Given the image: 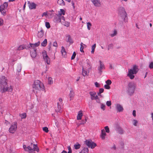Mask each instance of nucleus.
<instances>
[{
    "mask_svg": "<svg viewBox=\"0 0 153 153\" xmlns=\"http://www.w3.org/2000/svg\"><path fill=\"white\" fill-rule=\"evenodd\" d=\"M7 78L5 76H2L0 77V88L2 92L12 91L13 87L11 85L8 86L7 84Z\"/></svg>",
    "mask_w": 153,
    "mask_h": 153,
    "instance_id": "obj_1",
    "label": "nucleus"
},
{
    "mask_svg": "<svg viewBox=\"0 0 153 153\" xmlns=\"http://www.w3.org/2000/svg\"><path fill=\"white\" fill-rule=\"evenodd\" d=\"M33 90L37 92H39L45 90V86L43 83L40 81L37 80L34 81L33 84Z\"/></svg>",
    "mask_w": 153,
    "mask_h": 153,
    "instance_id": "obj_2",
    "label": "nucleus"
},
{
    "mask_svg": "<svg viewBox=\"0 0 153 153\" xmlns=\"http://www.w3.org/2000/svg\"><path fill=\"white\" fill-rule=\"evenodd\" d=\"M91 70V65L88 59H87L82 67V75L85 76L88 75Z\"/></svg>",
    "mask_w": 153,
    "mask_h": 153,
    "instance_id": "obj_3",
    "label": "nucleus"
},
{
    "mask_svg": "<svg viewBox=\"0 0 153 153\" xmlns=\"http://www.w3.org/2000/svg\"><path fill=\"white\" fill-rule=\"evenodd\" d=\"M23 148L25 151L28 152L29 153H36L35 152L38 153L39 152L37 145L33 144L32 143H31L30 146L27 147L25 145H23Z\"/></svg>",
    "mask_w": 153,
    "mask_h": 153,
    "instance_id": "obj_4",
    "label": "nucleus"
},
{
    "mask_svg": "<svg viewBox=\"0 0 153 153\" xmlns=\"http://www.w3.org/2000/svg\"><path fill=\"white\" fill-rule=\"evenodd\" d=\"M118 15L125 22H127V14L125 8L122 6L119 7L118 9Z\"/></svg>",
    "mask_w": 153,
    "mask_h": 153,
    "instance_id": "obj_5",
    "label": "nucleus"
},
{
    "mask_svg": "<svg viewBox=\"0 0 153 153\" xmlns=\"http://www.w3.org/2000/svg\"><path fill=\"white\" fill-rule=\"evenodd\" d=\"M136 88V84L133 82L128 83L127 88V91L130 95L132 94Z\"/></svg>",
    "mask_w": 153,
    "mask_h": 153,
    "instance_id": "obj_6",
    "label": "nucleus"
},
{
    "mask_svg": "<svg viewBox=\"0 0 153 153\" xmlns=\"http://www.w3.org/2000/svg\"><path fill=\"white\" fill-rule=\"evenodd\" d=\"M17 123L16 122L12 123L9 129V132L12 134L14 133L17 130Z\"/></svg>",
    "mask_w": 153,
    "mask_h": 153,
    "instance_id": "obj_7",
    "label": "nucleus"
},
{
    "mask_svg": "<svg viewBox=\"0 0 153 153\" xmlns=\"http://www.w3.org/2000/svg\"><path fill=\"white\" fill-rule=\"evenodd\" d=\"M7 6L8 3L6 2H4L0 6V12L4 16H5L6 15V10L7 9Z\"/></svg>",
    "mask_w": 153,
    "mask_h": 153,
    "instance_id": "obj_8",
    "label": "nucleus"
},
{
    "mask_svg": "<svg viewBox=\"0 0 153 153\" xmlns=\"http://www.w3.org/2000/svg\"><path fill=\"white\" fill-rule=\"evenodd\" d=\"M85 143L86 145L89 148L91 149H94L95 147L97 146V144L96 143L93 142L91 140H86Z\"/></svg>",
    "mask_w": 153,
    "mask_h": 153,
    "instance_id": "obj_9",
    "label": "nucleus"
},
{
    "mask_svg": "<svg viewBox=\"0 0 153 153\" xmlns=\"http://www.w3.org/2000/svg\"><path fill=\"white\" fill-rule=\"evenodd\" d=\"M43 58L45 62L48 65L50 64V59L47 55V52L45 51L42 52Z\"/></svg>",
    "mask_w": 153,
    "mask_h": 153,
    "instance_id": "obj_10",
    "label": "nucleus"
},
{
    "mask_svg": "<svg viewBox=\"0 0 153 153\" xmlns=\"http://www.w3.org/2000/svg\"><path fill=\"white\" fill-rule=\"evenodd\" d=\"M89 93L91 96V100H96L98 99V96L97 95L96 93L95 92L90 91Z\"/></svg>",
    "mask_w": 153,
    "mask_h": 153,
    "instance_id": "obj_11",
    "label": "nucleus"
},
{
    "mask_svg": "<svg viewBox=\"0 0 153 153\" xmlns=\"http://www.w3.org/2000/svg\"><path fill=\"white\" fill-rule=\"evenodd\" d=\"M94 5L95 7H100L101 5L100 0H91Z\"/></svg>",
    "mask_w": 153,
    "mask_h": 153,
    "instance_id": "obj_12",
    "label": "nucleus"
},
{
    "mask_svg": "<svg viewBox=\"0 0 153 153\" xmlns=\"http://www.w3.org/2000/svg\"><path fill=\"white\" fill-rule=\"evenodd\" d=\"M99 62L100 63V65L98 67V70L99 72L101 73L102 72V70L105 69V67L104 64L101 61H100Z\"/></svg>",
    "mask_w": 153,
    "mask_h": 153,
    "instance_id": "obj_13",
    "label": "nucleus"
},
{
    "mask_svg": "<svg viewBox=\"0 0 153 153\" xmlns=\"http://www.w3.org/2000/svg\"><path fill=\"white\" fill-rule=\"evenodd\" d=\"M54 21L56 23H59L61 22V14L57 15L54 17Z\"/></svg>",
    "mask_w": 153,
    "mask_h": 153,
    "instance_id": "obj_14",
    "label": "nucleus"
},
{
    "mask_svg": "<svg viewBox=\"0 0 153 153\" xmlns=\"http://www.w3.org/2000/svg\"><path fill=\"white\" fill-rule=\"evenodd\" d=\"M28 6L30 9H35L36 8V5L34 3H30L28 1Z\"/></svg>",
    "mask_w": 153,
    "mask_h": 153,
    "instance_id": "obj_15",
    "label": "nucleus"
},
{
    "mask_svg": "<svg viewBox=\"0 0 153 153\" xmlns=\"http://www.w3.org/2000/svg\"><path fill=\"white\" fill-rule=\"evenodd\" d=\"M116 109L118 111L120 112L123 111V108L120 105L118 104L116 105Z\"/></svg>",
    "mask_w": 153,
    "mask_h": 153,
    "instance_id": "obj_16",
    "label": "nucleus"
},
{
    "mask_svg": "<svg viewBox=\"0 0 153 153\" xmlns=\"http://www.w3.org/2000/svg\"><path fill=\"white\" fill-rule=\"evenodd\" d=\"M61 52L62 55L65 57H66L67 56L66 52L64 47L62 46L61 47Z\"/></svg>",
    "mask_w": 153,
    "mask_h": 153,
    "instance_id": "obj_17",
    "label": "nucleus"
},
{
    "mask_svg": "<svg viewBox=\"0 0 153 153\" xmlns=\"http://www.w3.org/2000/svg\"><path fill=\"white\" fill-rule=\"evenodd\" d=\"M36 51L30 50L31 56L33 58H35L36 56Z\"/></svg>",
    "mask_w": 153,
    "mask_h": 153,
    "instance_id": "obj_18",
    "label": "nucleus"
},
{
    "mask_svg": "<svg viewBox=\"0 0 153 153\" xmlns=\"http://www.w3.org/2000/svg\"><path fill=\"white\" fill-rule=\"evenodd\" d=\"M106 134L104 129H102L101 130V134L100 137L102 140L105 139V136L106 135Z\"/></svg>",
    "mask_w": 153,
    "mask_h": 153,
    "instance_id": "obj_19",
    "label": "nucleus"
},
{
    "mask_svg": "<svg viewBox=\"0 0 153 153\" xmlns=\"http://www.w3.org/2000/svg\"><path fill=\"white\" fill-rule=\"evenodd\" d=\"M82 115L83 114L82 113V111H79L77 114V119L78 120H81Z\"/></svg>",
    "mask_w": 153,
    "mask_h": 153,
    "instance_id": "obj_20",
    "label": "nucleus"
},
{
    "mask_svg": "<svg viewBox=\"0 0 153 153\" xmlns=\"http://www.w3.org/2000/svg\"><path fill=\"white\" fill-rule=\"evenodd\" d=\"M30 47H29L28 48V49H29L32 50H36V47L35 46V45H33V44L32 43H30Z\"/></svg>",
    "mask_w": 153,
    "mask_h": 153,
    "instance_id": "obj_21",
    "label": "nucleus"
},
{
    "mask_svg": "<svg viewBox=\"0 0 153 153\" xmlns=\"http://www.w3.org/2000/svg\"><path fill=\"white\" fill-rule=\"evenodd\" d=\"M44 32L42 29H41L38 33V36L39 38H41L44 35Z\"/></svg>",
    "mask_w": 153,
    "mask_h": 153,
    "instance_id": "obj_22",
    "label": "nucleus"
},
{
    "mask_svg": "<svg viewBox=\"0 0 153 153\" xmlns=\"http://www.w3.org/2000/svg\"><path fill=\"white\" fill-rule=\"evenodd\" d=\"M66 37L68 38L67 40V42H69L70 44H72L73 43V41L70 35H68L66 36Z\"/></svg>",
    "mask_w": 153,
    "mask_h": 153,
    "instance_id": "obj_23",
    "label": "nucleus"
},
{
    "mask_svg": "<svg viewBox=\"0 0 153 153\" xmlns=\"http://www.w3.org/2000/svg\"><path fill=\"white\" fill-rule=\"evenodd\" d=\"M26 46L25 45H21L19 46L17 48V50L20 51L26 48Z\"/></svg>",
    "mask_w": 153,
    "mask_h": 153,
    "instance_id": "obj_24",
    "label": "nucleus"
},
{
    "mask_svg": "<svg viewBox=\"0 0 153 153\" xmlns=\"http://www.w3.org/2000/svg\"><path fill=\"white\" fill-rule=\"evenodd\" d=\"M57 107H56L55 111L57 112H60L61 109V105L59 103H57Z\"/></svg>",
    "mask_w": 153,
    "mask_h": 153,
    "instance_id": "obj_25",
    "label": "nucleus"
},
{
    "mask_svg": "<svg viewBox=\"0 0 153 153\" xmlns=\"http://www.w3.org/2000/svg\"><path fill=\"white\" fill-rule=\"evenodd\" d=\"M74 96V92L72 91H70V93L69 94V96L70 98V100L73 99Z\"/></svg>",
    "mask_w": 153,
    "mask_h": 153,
    "instance_id": "obj_26",
    "label": "nucleus"
},
{
    "mask_svg": "<svg viewBox=\"0 0 153 153\" xmlns=\"http://www.w3.org/2000/svg\"><path fill=\"white\" fill-rule=\"evenodd\" d=\"M62 24L65 26L68 27L70 26V23L68 22L63 21L62 22Z\"/></svg>",
    "mask_w": 153,
    "mask_h": 153,
    "instance_id": "obj_27",
    "label": "nucleus"
},
{
    "mask_svg": "<svg viewBox=\"0 0 153 153\" xmlns=\"http://www.w3.org/2000/svg\"><path fill=\"white\" fill-rule=\"evenodd\" d=\"M88 148H84L79 153H88Z\"/></svg>",
    "mask_w": 153,
    "mask_h": 153,
    "instance_id": "obj_28",
    "label": "nucleus"
},
{
    "mask_svg": "<svg viewBox=\"0 0 153 153\" xmlns=\"http://www.w3.org/2000/svg\"><path fill=\"white\" fill-rule=\"evenodd\" d=\"M47 39H45L44 41L41 43V45L42 46H45L47 44Z\"/></svg>",
    "mask_w": 153,
    "mask_h": 153,
    "instance_id": "obj_29",
    "label": "nucleus"
},
{
    "mask_svg": "<svg viewBox=\"0 0 153 153\" xmlns=\"http://www.w3.org/2000/svg\"><path fill=\"white\" fill-rule=\"evenodd\" d=\"M57 3L58 4L61 5H65V3L63 0H58Z\"/></svg>",
    "mask_w": 153,
    "mask_h": 153,
    "instance_id": "obj_30",
    "label": "nucleus"
},
{
    "mask_svg": "<svg viewBox=\"0 0 153 153\" xmlns=\"http://www.w3.org/2000/svg\"><path fill=\"white\" fill-rule=\"evenodd\" d=\"M65 12L64 10L62 9H61L60 10V11L59 12L58 14H60L61 16H62V15H65Z\"/></svg>",
    "mask_w": 153,
    "mask_h": 153,
    "instance_id": "obj_31",
    "label": "nucleus"
},
{
    "mask_svg": "<svg viewBox=\"0 0 153 153\" xmlns=\"http://www.w3.org/2000/svg\"><path fill=\"white\" fill-rule=\"evenodd\" d=\"M133 70L135 72V73H137L138 71L137 67L136 65H134L133 67Z\"/></svg>",
    "mask_w": 153,
    "mask_h": 153,
    "instance_id": "obj_32",
    "label": "nucleus"
},
{
    "mask_svg": "<svg viewBox=\"0 0 153 153\" xmlns=\"http://www.w3.org/2000/svg\"><path fill=\"white\" fill-rule=\"evenodd\" d=\"M96 44H94L92 47L91 49L92 51L91 52L92 53H94V52L95 49L96 47Z\"/></svg>",
    "mask_w": 153,
    "mask_h": 153,
    "instance_id": "obj_33",
    "label": "nucleus"
},
{
    "mask_svg": "<svg viewBox=\"0 0 153 153\" xmlns=\"http://www.w3.org/2000/svg\"><path fill=\"white\" fill-rule=\"evenodd\" d=\"M74 146L76 149H79L80 147V145L78 143L74 144Z\"/></svg>",
    "mask_w": 153,
    "mask_h": 153,
    "instance_id": "obj_34",
    "label": "nucleus"
},
{
    "mask_svg": "<svg viewBox=\"0 0 153 153\" xmlns=\"http://www.w3.org/2000/svg\"><path fill=\"white\" fill-rule=\"evenodd\" d=\"M20 116L22 119L25 118L26 117V115L25 113H23L20 114Z\"/></svg>",
    "mask_w": 153,
    "mask_h": 153,
    "instance_id": "obj_35",
    "label": "nucleus"
},
{
    "mask_svg": "<svg viewBox=\"0 0 153 153\" xmlns=\"http://www.w3.org/2000/svg\"><path fill=\"white\" fill-rule=\"evenodd\" d=\"M136 73H135V72H134V71L132 69H130L128 71V75L129 74H136Z\"/></svg>",
    "mask_w": 153,
    "mask_h": 153,
    "instance_id": "obj_36",
    "label": "nucleus"
},
{
    "mask_svg": "<svg viewBox=\"0 0 153 153\" xmlns=\"http://www.w3.org/2000/svg\"><path fill=\"white\" fill-rule=\"evenodd\" d=\"M22 69V67L21 65H18L16 69L18 72H20Z\"/></svg>",
    "mask_w": 153,
    "mask_h": 153,
    "instance_id": "obj_37",
    "label": "nucleus"
},
{
    "mask_svg": "<svg viewBox=\"0 0 153 153\" xmlns=\"http://www.w3.org/2000/svg\"><path fill=\"white\" fill-rule=\"evenodd\" d=\"M117 34V30H114L113 33L111 34H110V36L111 37H113V36L116 35Z\"/></svg>",
    "mask_w": 153,
    "mask_h": 153,
    "instance_id": "obj_38",
    "label": "nucleus"
},
{
    "mask_svg": "<svg viewBox=\"0 0 153 153\" xmlns=\"http://www.w3.org/2000/svg\"><path fill=\"white\" fill-rule=\"evenodd\" d=\"M48 84H52L53 83V81L51 77H49L48 79Z\"/></svg>",
    "mask_w": 153,
    "mask_h": 153,
    "instance_id": "obj_39",
    "label": "nucleus"
},
{
    "mask_svg": "<svg viewBox=\"0 0 153 153\" xmlns=\"http://www.w3.org/2000/svg\"><path fill=\"white\" fill-rule=\"evenodd\" d=\"M87 28L89 30L91 29V24L90 22H88L87 23Z\"/></svg>",
    "mask_w": 153,
    "mask_h": 153,
    "instance_id": "obj_40",
    "label": "nucleus"
},
{
    "mask_svg": "<svg viewBox=\"0 0 153 153\" xmlns=\"http://www.w3.org/2000/svg\"><path fill=\"white\" fill-rule=\"evenodd\" d=\"M43 130L45 131V132L47 133L48 132V128L46 127H44L43 128Z\"/></svg>",
    "mask_w": 153,
    "mask_h": 153,
    "instance_id": "obj_41",
    "label": "nucleus"
},
{
    "mask_svg": "<svg viewBox=\"0 0 153 153\" xmlns=\"http://www.w3.org/2000/svg\"><path fill=\"white\" fill-rule=\"evenodd\" d=\"M105 83H106L107 85H110L111 83V80L108 79L106 81Z\"/></svg>",
    "mask_w": 153,
    "mask_h": 153,
    "instance_id": "obj_42",
    "label": "nucleus"
},
{
    "mask_svg": "<svg viewBox=\"0 0 153 153\" xmlns=\"http://www.w3.org/2000/svg\"><path fill=\"white\" fill-rule=\"evenodd\" d=\"M105 131L107 133H109L110 132L108 126H106L104 128Z\"/></svg>",
    "mask_w": 153,
    "mask_h": 153,
    "instance_id": "obj_43",
    "label": "nucleus"
},
{
    "mask_svg": "<svg viewBox=\"0 0 153 153\" xmlns=\"http://www.w3.org/2000/svg\"><path fill=\"white\" fill-rule=\"evenodd\" d=\"M138 123V121L136 120H133V124L135 126H137V123Z\"/></svg>",
    "mask_w": 153,
    "mask_h": 153,
    "instance_id": "obj_44",
    "label": "nucleus"
},
{
    "mask_svg": "<svg viewBox=\"0 0 153 153\" xmlns=\"http://www.w3.org/2000/svg\"><path fill=\"white\" fill-rule=\"evenodd\" d=\"M76 56V53L75 52H73V54L71 57V59H74L75 58V56Z\"/></svg>",
    "mask_w": 153,
    "mask_h": 153,
    "instance_id": "obj_45",
    "label": "nucleus"
},
{
    "mask_svg": "<svg viewBox=\"0 0 153 153\" xmlns=\"http://www.w3.org/2000/svg\"><path fill=\"white\" fill-rule=\"evenodd\" d=\"M128 76H129L130 78L131 79H133L134 78V76L132 74H129L128 75V74H127Z\"/></svg>",
    "mask_w": 153,
    "mask_h": 153,
    "instance_id": "obj_46",
    "label": "nucleus"
},
{
    "mask_svg": "<svg viewBox=\"0 0 153 153\" xmlns=\"http://www.w3.org/2000/svg\"><path fill=\"white\" fill-rule=\"evenodd\" d=\"M45 25L46 27L48 28H49L50 27V25L49 23L48 22H46Z\"/></svg>",
    "mask_w": 153,
    "mask_h": 153,
    "instance_id": "obj_47",
    "label": "nucleus"
},
{
    "mask_svg": "<svg viewBox=\"0 0 153 153\" xmlns=\"http://www.w3.org/2000/svg\"><path fill=\"white\" fill-rule=\"evenodd\" d=\"M108 85H104V88L107 89H109L110 88V87Z\"/></svg>",
    "mask_w": 153,
    "mask_h": 153,
    "instance_id": "obj_48",
    "label": "nucleus"
},
{
    "mask_svg": "<svg viewBox=\"0 0 153 153\" xmlns=\"http://www.w3.org/2000/svg\"><path fill=\"white\" fill-rule=\"evenodd\" d=\"M48 15V12L47 11L46 12L43 13V14H42V17H43L44 16L46 17Z\"/></svg>",
    "mask_w": 153,
    "mask_h": 153,
    "instance_id": "obj_49",
    "label": "nucleus"
},
{
    "mask_svg": "<svg viewBox=\"0 0 153 153\" xmlns=\"http://www.w3.org/2000/svg\"><path fill=\"white\" fill-rule=\"evenodd\" d=\"M149 67L150 69L153 68V62H152L149 65Z\"/></svg>",
    "mask_w": 153,
    "mask_h": 153,
    "instance_id": "obj_50",
    "label": "nucleus"
},
{
    "mask_svg": "<svg viewBox=\"0 0 153 153\" xmlns=\"http://www.w3.org/2000/svg\"><path fill=\"white\" fill-rule=\"evenodd\" d=\"M106 104L108 106H110L111 105V101H107Z\"/></svg>",
    "mask_w": 153,
    "mask_h": 153,
    "instance_id": "obj_51",
    "label": "nucleus"
},
{
    "mask_svg": "<svg viewBox=\"0 0 153 153\" xmlns=\"http://www.w3.org/2000/svg\"><path fill=\"white\" fill-rule=\"evenodd\" d=\"M113 45L112 44H109L108 46V50H109L110 49H112L113 48Z\"/></svg>",
    "mask_w": 153,
    "mask_h": 153,
    "instance_id": "obj_52",
    "label": "nucleus"
},
{
    "mask_svg": "<svg viewBox=\"0 0 153 153\" xmlns=\"http://www.w3.org/2000/svg\"><path fill=\"white\" fill-rule=\"evenodd\" d=\"M105 105L103 104H101V108L103 110H104L105 109Z\"/></svg>",
    "mask_w": 153,
    "mask_h": 153,
    "instance_id": "obj_53",
    "label": "nucleus"
},
{
    "mask_svg": "<svg viewBox=\"0 0 153 153\" xmlns=\"http://www.w3.org/2000/svg\"><path fill=\"white\" fill-rule=\"evenodd\" d=\"M68 151L67 153H71L72 151L71 147L70 146H68Z\"/></svg>",
    "mask_w": 153,
    "mask_h": 153,
    "instance_id": "obj_54",
    "label": "nucleus"
},
{
    "mask_svg": "<svg viewBox=\"0 0 153 153\" xmlns=\"http://www.w3.org/2000/svg\"><path fill=\"white\" fill-rule=\"evenodd\" d=\"M95 85L97 88H99L100 87V84L97 82H95Z\"/></svg>",
    "mask_w": 153,
    "mask_h": 153,
    "instance_id": "obj_55",
    "label": "nucleus"
},
{
    "mask_svg": "<svg viewBox=\"0 0 153 153\" xmlns=\"http://www.w3.org/2000/svg\"><path fill=\"white\" fill-rule=\"evenodd\" d=\"M40 43V42L39 41L37 43H36L35 44H33V45H35V46L36 47H38V46H39V45Z\"/></svg>",
    "mask_w": 153,
    "mask_h": 153,
    "instance_id": "obj_56",
    "label": "nucleus"
},
{
    "mask_svg": "<svg viewBox=\"0 0 153 153\" xmlns=\"http://www.w3.org/2000/svg\"><path fill=\"white\" fill-rule=\"evenodd\" d=\"M4 21L3 19H0V25H3Z\"/></svg>",
    "mask_w": 153,
    "mask_h": 153,
    "instance_id": "obj_57",
    "label": "nucleus"
},
{
    "mask_svg": "<svg viewBox=\"0 0 153 153\" xmlns=\"http://www.w3.org/2000/svg\"><path fill=\"white\" fill-rule=\"evenodd\" d=\"M53 46L54 47H57L58 45L56 41L54 42L53 43Z\"/></svg>",
    "mask_w": 153,
    "mask_h": 153,
    "instance_id": "obj_58",
    "label": "nucleus"
},
{
    "mask_svg": "<svg viewBox=\"0 0 153 153\" xmlns=\"http://www.w3.org/2000/svg\"><path fill=\"white\" fill-rule=\"evenodd\" d=\"M104 91V89L103 88H100V89H99V93H103Z\"/></svg>",
    "mask_w": 153,
    "mask_h": 153,
    "instance_id": "obj_59",
    "label": "nucleus"
},
{
    "mask_svg": "<svg viewBox=\"0 0 153 153\" xmlns=\"http://www.w3.org/2000/svg\"><path fill=\"white\" fill-rule=\"evenodd\" d=\"M109 65H110L109 68L110 69H114V66L112 65V64H111V63H110L109 64Z\"/></svg>",
    "mask_w": 153,
    "mask_h": 153,
    "instance_id": "obj_60",
    "label": "nucleus"
},
{
    "mask_svg": "<svg viewBox=\"0 0 153 153\" xmlns=\"http://www.w3.org/2000/svg\"><path fill=\"white\" fill-rule=\"evenodd\" d=\"M83 48H84V47H83V46H81L80 48V51L81 52H84V51L83 50Z\"/></svg>",
    "mask_w": 153,
    "mask_h": 153,
    "instance_id": "obj_61",
    "label": "nucleus"
},
{
    "mask_svg": "<svg viewBox=\"0 0 153 153\" xmlns=\"http://www.w3.org/2000/svg\"><path fill=\"white\" fill-rule=\"evenodd\" d=\"M132 114L134 117H136V111L135 110H134L133 111Z\"/></svg>",
    "mask_w": 153,
    "mask_h": 153,
    "instance_id": "obj_62",
    "label": "nucleus"
},
{
    "mask_svg": "<svg viewBox=\"0 0 153 153\" xmlns=\"http://www.w3.org/2000/svg\"><path fill=\"white\" fill-rule=\"evenodd\" d=\"M59 102L60 104L62 105V99L61 98L59 99Z\"/></svg>",
    "mask_w": 153,
    "mask_h": 153,
    "instance_id": "obj_63",
    "label": "nucleus"
},
{
    "mask_svg": "<svg viewBox=\"0 0 153 153\" xmlns=\"http://www.w3.org/2000/svg\"><path fill=\"white\" fill-rule=\"evenodd\" d=\"M61 19L63 20L64 21H65V19L64 17L63 16H61Z\"/></svg>",
    "mask_w": 153,
    "mask_h": 153,
    "instance_id": "obj_64",
    "label": "nucleus"
}]
</instances>
